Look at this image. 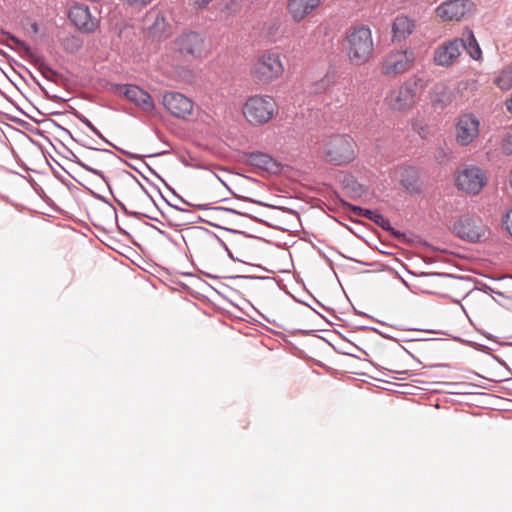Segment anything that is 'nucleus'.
Here are the masks:
<instances>
[{
  "label": "nucleus",
  "mask_w": 512,
  "mask_h": 512,
  "mask_svg": "<svg viewBox=\"0 0 512 512\" xmlns=\"http://www.w3.org/2000/svg\"><path fill=\"white\" fill-rule=\"evenodd\" d=\"M413 28L414 24L408 17H397L392 26L394 39L398 41L405 39L411 34Z\"/></svg>",
  "instance_id": "19"
},
{
  "label": "nucleus",
  "mask_w": 512,
  "mask_h": 512,
  "mask_svg": "<svg viewBox=\"0 0 512 512\" xmlns=\"http://www.w3.org/2000/svg\"><path fill=\"white\" fill-rule=\"evenodd\" d=\"M470 0H446L435 9V15L442 22H459L472 10Z\"/></svg>",
  "instance_id": "10"
},
{
  "label": "nucleus",
  "mask_w": 512,
  "mask_h": 512,
  "mask_svg": "<svg viewBox=\"0 0 512 512\" xmlns=\"http://www.w3.org/2000/svg\"><path fill=\"white\" fill-rule=\"evenodd\" d=\"M352 211L357 216H362L364 212V208L358 207V206H352Z\"/></svg>",
  "instance_id": "31"
},
{
  "label": "nucleus",
  "mask_w": 512,
  "mask_h": 512,
  "mask_svg": "<svg viewBox=\"0 0 512 512\" xmlns=\"http://www.w3.org/2000/svg\"><path fill=\"white\" fill-rule=\"evenodd\" d=\"M362 217L372 220L375 223H379L381 220H383V216L381 214L368 209H364Z\"/></svg>",
  "instance_id": "27"
},
{
  "label": "nucleus",
  "mask_w": 512,
  "mask_h": 512,
  "mask_svg": "<svg viewBox=\"0 0 512 512\" xmlns=\"http://www.w3.org/2000/svg\"><path fill=\"white\" fill-rule=\"evenodd\" d=\"M127 4L134 7H143L151 2V0H124Z\"/></svg>",
  "instance_id": "29"
},
{
  "label": "nucleus",
  "mask_w": 512,
  "mask_h": 512,
  "mask_svg": "<svg viewBox=\"0 0 512 512\" xmlns=\"http://www.w3.org/2000/svg\"><path fill=\"white\" fill-rule=\"evenodd\" d=\"M285 73L283 55L274 50L259 53L250 66L251 78L260 85H269Z\"/></svg>",
  "instance_id": "2"
},
{
  "label": "nucleus",
  "mask_w": 512,
  "mask_h": 512,
  "mask_svg": "<svg viewBox=\"0 0 512 512\" xmlns=\"http://www.w3.org/2000/svg\"><path fill=\"white\" fill-rule=\"evenodd\" d=\"M218 179L223 183V185H225V186H226V182H224V181H223V180H221L220 178H218Z\"/></svg>",
  "instance_id": "34"
},
{
  "label": "nucleus",
  "mask_w": 512,
  "mask_h": 512,
  "mask_svg": "<svg viewBox=\"0 0 512 512\" xmlns=\"http://www.w3.org/2000/svg\"><path fill=\"white\" fill-rule=\"evenodd\" d=\"M463 39L455 38L439 45L433 54V62L437 66L450 67L461 55Z\"/></svg>",
  "instance_id": "13"
},
{
  "label": "nucleus",
  "mask_w": 512,
  "mask_h": 512,
  "mask_svg": "<svg viewBox=\"0 0 512 512\" xmlns=\"http://www.w3.org/2000/svg\"><path fill=\"white\" fill-rule=\"evenodd\" d=\"M494 83L501 90H510L512 88V65L504 68L495 78Z\"/></svg>",
  "instance_id": "21"
},
{
  "label": "nucleus",
  "mask_w": 512,
  "mask_h": 512,
  "mask_svg": "<svg viewBox=\"0 0 512 512\" xmlns=\"http://www.w3.org/2000/svg\"><path fill=\"white\" fill-rule=\"evenodd\" d=\"M321 0H288L287 11L294 22L300 23L315 11Z\"/></svg>",
  "instance_id": "16"
},
{
  "label": "nucleus",
  "mask_w": 512,
  "mask_h": 512,
  "mask_svg": "<svg viewBox=\"0 0 512 512\" xmlns=\"http://www.w3.org/2000/svg\"><path fill=\"white\" fill-rule=\"evenodd\" d=\"M461 39H463V49L468 52L470 57L474 60H480L482 58V51L473 31L469 28H465Z\"/></svg>",
  "instance_id": "18"
},
{
  "label": "nucleus",
  "mask_w": 512,
  "mask_h": 512,
  "mask_svg": "<svg viewBox=\"0 0 512 512\" xmlns=\"http://www.w3.org/2000/svg\"><path fill=\"white\" fill-rule=\"evenodd\" d=\"M162 105L174 117L185 119L193 113L194 103L179 92H167L162 97Z\"/></svg>",
  "instance_id": "12"
},
{
  "label": "nucleus",
  "mask_w": 512,
  "mask_h": 512,
  "mask_svg": "<svg viewBox=\"0 0 512 512\" xmlns=\"http://www.w3.org/2000/svg\"><path fill=\"white\" fill-rule=\"evenodd\" d=\"M205 37L196 31H184L171 43V50L185 59H200L205 52Z\"/></svg>",
  "instance_id": "6"
},
{
  "label": "nucleus",
  "mask_w": 512,
  "mask_h": 512,
  "mask_svg": "<svg viewBox=\"0 0 512 512\" xmlns=\"http://www.w3.org/2000/svg\"><path fill=\"white\" fill-rule=\"evenodd\" d=\"M511 186H512V180H511Z\"/></svg>",
  "instance_id": "35"
},
{
  "label": "nucleus",
  "mask_w": 512,
  "mask_h": 512,
  "mask_svg": "<svg viewBox=\"0 0 512 512\" xmlns=\"http://www.w3.org/2000/svg\"><path fill=\"white\" fill-rule=\"evenodd\" d=\"M248 161L252 166L267 172H275L278 169L276 160L262 152L251 153Z\"/></svg>",
  "instance_id": "17"
},
{
  "label": "nucleus",
  "mask_w": 512,
  "mask_h": 512,
  "mask_svg": "<svg viewBox=\"0 0 512 512\" xmlns=\"http://www.w3.org/2000/svg\"><path fill=\"white\" fill-rule=\"evenodd\" d=\"M415 61L412 50H396L388 53L382 60L380 70L384 76L395 77L408 72Z\"/></svg>",
  "instance_id": "7"
},
{
  "label": "nucleus",
  "mask_w": 512,
  "mask_h": 512,
  "mask_svg": "<svg viewBox=\"0 0 512 512\" xmlns=\"http://www.w3.org/2000/svg\"><path fill=\"white\" fill-rule=\"evenodd\" d=\"M501 150L506 155H512V125L508 128L501 142Z\"/></svg>",
  "instance_id": "24"
},
{
  "label": "nucleus",
  "mask_w": 512,
  "mask_h": 512,
  "mask_svg": "<svg viewBox=\"0 0 512 512\" xmlns=\"http://www.w3.org/2000/svg\"><path fill=\"white\" fill-rule=\"evenodd\" d=\"M480 134V121L472 113L459 116L455 124V140L460 146L475 142Z\"/></svg>",
  "instance_id": "8"
},
{
  "label": "nucleus",
  "mask_w": 512,
  "mask_h": 512,
  "mask_svg": "<svg viewBox=\"0 0 512 512\" xmlns=\"http://www.w3.org/2000/svg\"><path fill=\"white\" fill-rule=\"evenodd\" d=\"M213 0H188V4L195 10H204Z\"/></svg>",
  "instance_id": "26"
},
{
  "label": "nucleus",
  "mask_w": 512,
  "mask_h": 512,
  "mask_svg": "<svg viewBox=\"0 0 512 512\" xmlns=\"http://www.w3.org/2000/svg\"><path fill=\"white\" fill-rule=\"evenodd\" d=\"M62 46L67 52L74 53L81 48V41L77 37L67 36L62 40Z\"/></svg>",
  "instance_id": "23"
},
{
  "label": "nucleus",
  "mask_w": 512,
  "mask_h": 512,
  "mask_svg": "<svg viewBox=\"0 0 512 512\" xmlns=\"http://www.w3.org/2000/svg\"><path fill=\"white\" fill-rule=\"evenodd\" d=\"M31 28H32V30H33V32H34V33H37V32H38V26H37V24H36V23L32 24Z\"/></svg>",
  "instance_id": "33"
},
{
  "label": "nucleus",
  "mask_w": 512,
  "mask_h": 512,
  "mask_svg": "<svg viewBox=\"0 0 512 512\" xmlns=\"http://www.w3.org/2000/svg\"><path fill=\"white\" fill-rule=\"evenodd\" d=\"M69 19L84 32H93L98 26V20L93 17L87 6L76 4L69 9Z\"/></svg>",
  "instance_id": "15"
},
{
  "label": "nucleus",
  "mask_w": 512,
  "mask_h": 512,
  "mask_svg": "<svg viewBox=\"0 0 512 512\" xmlns=\"http://www.w3.org/2000/svg\"><path fill=\"white\" fill-rule=\"evenodd\" d=\"M426 87L427 81L415 75L389 90L384 99L385 104L392 111L407 113L414 108Z\"/></svg>",
  "instance_id": "1"
},
{
  "label": "nucleus",
  "mask_w": 512,
  "mask_h": 512,
  "mask_svg": "<svg viewBox=\"0 0 512 512\" xmlns=\"http://www.w3.org/2000/svg\"><path fill=\"white\" fill-rule=\"evenodd\" d=\"M487 178L485 173L476 166H466L459 171L456 178L458 189L476 195L486 185Z\"/></svg>",
  "instance_id": "9"
},
{
  "label": "nucleus",
  "mask_w": 512,
  "mask_h": 512,
  "mask_svg": "<svg viewBox=\"0 0 512 512\" xmlns=\"http://www.w3.org/2000/svg\"><path fill=\"white\" fill-rule=\"evenodd\" d=\"M346 55L350 63L361 66L373 56L374 42L371 29L366 25L351 27L346 34Z\"/></svg>",
  "instance_id": "3"
},
{
  "label": "nucleus",
  "mask_w": 512,
  "mask_h": 512,
  "mask_svg": "<svg viewBox=\"0 0 512 512\" xmlns=\"http://www.w3.org/2000/svg\"><path fill=\"white\" fill-rule=\"evenodd\" d=\"M150 30L155 36H167L169 34V25L163 16L158 15Z\"/></svg>",
  "instance_id": "22"
},
{
  "label": "nucleus",
  "mask_w": 512,
  "mask_h": 512,
  "mask_svg": "<svg viewBox=\"0 0 512 512\" xmlns=\"http://www.w3.org/2000/svg\"><path fill=\"white\" fill-rule=\"evenodd\" d=\"M212 211L219 217L226 216L230 213H232L231 209L223 208V207H214L212 208Z\"/></svg>",
  "instance_id": "30"
},
{
  "label": "nucleus",
  "mask_w": 512,
  "mask_h": 512,
  "mask_svg": "<svg viewBox=\"0 0 512 512\" xmlns=\"http://www.w3.org/2000/svg\"><path fill=\"white\" fill-rule=\"evenodd\" d=\"M320 153L332 165H347L356 159V143L346 134L330 135L320 142Z\"/></svg>",
  "instance_id": "4"
},
{
  "label": "nucleus",
  "mask_w": 512,
  "mask_h": 512,
  "mask_svg": "<svg viewBox=\"0 0 512 512\" xmlns=\"http://www.w3.org/2000/svg\"><path fill=\"white\" fill-rule=\"evenodd\" d=\"M7 39L10 40L13 43V47L16 50L22 51V52H24L26 54H30L31 53L30 46L27 45L24 41H22L19 38H17L16 36L8 34L7 35Z\"/></svg>",
  "instance_id": "25"
},
{
  "label": "nucleus",
  "mask_w": 512,
  "mask_h": 512,
  "mask_svg": "<svg viewBox=\"0 0 512 512\" xmlns=\"http://www.w3.org/2000/svg\"><path fill=\"white\" fill-rule=\"evenodd\" d=\"M503 222L506 230L512 236V209L507 212Z\"/></svg>",
  "instance_id": "28"
},
{
  "label": "nucleus",
  "mask_w": 512,
  "mask_h": 512,
  "mask_svg": "<svg viewBox=\"0 0 512 512\" xmlns=\"http://www.w3.org/2000/svg\"><path fill=\"white\" fill-rule=\"evenodd\" d=\"M277 108L278 106L273 96L255 94L249 96L244 102L242 115L251 125L259 126L272 120L277 113Z\"/></svg>",
  "instance_id": "5"
},
{
  "label": "nucleus",
  "mask_w": 512,
  "mask_h": 512,
  "mask_svg": "<svg viewBox=\"0 0 512 512\" xmlns=\"http://www.w3.org/2000/svg\"><path fill=\"white\" fill-rule=\"evenodd\" d=\"M119 92L145 112H152L155 108L150 94L137 85H121L119 87Z\"/></svg>",
  "instance_id": "14"
},
{
  "label": "nucleus",
  "mask_w": 512,
  "mask_h": 512,
  "mask_svg": "<svg viewBox=\"0 0 512 512\" xmlns=\"http://www.w3.org/2000/svg\"><path fill=\"white\" fill-rule=\"evenodd\" d=\"M430 100L433 106L443 107L450 100L448 88L442 84L435 85L430 93Z\"/></svg>",
  "instance_id": "20"
},
{
  "label": "nucleus",
  "mask_w": 512,
  "mask_h": 512,
  "mask_svg": "<svg viewBox=\"0 0 512 512\" xmlns=\"http://www.w3.org/2000/svg\"><path fill=\"white\" fill-rule=\"evenodd\" d=\"M41 72L44 76H48L49 73H53L52 70L49 67L43 66L41 68Z\"/></svg>",
  "instance_id": "32"
},
{
  "label": "nucleus",
  "mask_w": 512,
  "mask_h": 512,
  "mask_svg": "<svg viewBox=\"0 0 512 512\" xmlns=\"http://www.w3.org/2000/svg\"><path fill=\"white\" fill-rule=\"evenodd\" d=\"M455 233L462 239L477 242L486 234V225L479 217L464 215L454 224Z\"/></svg>",
  "instance_id": "11"
}]
</instances>
